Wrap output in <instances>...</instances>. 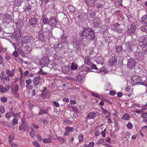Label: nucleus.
Returning <instances> with one entry per match:
<instances>
[{
    "mask_svg": "<svg viewBox=\"0 0 147 147\" xmlns=\"http://www.w3.org/2000/svg\"><path fill=\"white\" fill-rule=\"evenodd\" d=\"M82 34L83 37L87 39L89 41H92L95 38V34L93 31L89 28H84L82 31Z\"/></svg>",
    "mask_w": 147,
    "mask_h": 147,
    "instance_id": "f257e3e1",
    "label": "nucleus"
},
{
    "mask_svg": "<svg viewBox=\"0 0 147 147\" xmlns=\"http://www.w3.org/2000/svg\"><path fill=\"white\" fill-rule=\"evenodd\" d=\"M112 29L114 31H116L119 32H121L123 29V24L120 25L118 23L116 24H113L111 26Z\"/></svg>",
    "mask_w": 147,
    "mask_h": 147,
    "instance_id": "f03ea898",
    "label": "nucleus"
},
{
    "mask_svg": "<svg viewBox=\"0 0 147 147\" xmlns=\"http://www.w3.org/2000/svg\"><path fill=\"white\" fill-rule=\"evenodd\" d=\"M138 44L140 47H142L147 46V35H144L140 39Z\"/></svg>",
    "mask_w": 147,
    "mask_h": 147,
    "instance_id": "7ed1b4c3",
    "label": "nucleus"
},
{
    "mask_svg": "<svg viewBox=\"0 0 147 147\" xmlns=\"http://www.w3.org/2000/svg\"><path fill=\"white\" fill-rule=\"evenodd\" d=\"M131 83L133 84H136L140 83V77L136 75H134L131 77Z\"/></svg>",
    "mask_w": 147,
    "mask_h": 147,
    "instance_id": "20e7f679",
    "label": "nucleus"
},
{
    "mask_svg": "<svg viewBox=\"0 0 147 147\" xmlns=\"http://www.w3.org/2000/svg\"><path fill=\"white\" fill-rule=\"evenodd\" d=\"M136 65V62L135 60L133 59H128L127 61V66L130 68H134Z\"/></svg>",
    "mask_w": 147,
    "mask_h": 147,
    "instance_id": "39448f33",
    "label": "nucleus"
},
{
    "mask_svg": "<svg viewBox=\"0 0 147 147\" xmlns=\"http://www.w3.org/2000/svg\"><path fill=\"white\" fill-rule=\"evenodd\" d=\"M58 20L55 17H52L49 20V24L52 27L55 26Z\"/></svg>",
    "mask_w": 147,
    "mask_h": 147,
    "instance_id": "423d86ee",
    "label": "nucleus"
},
{
    "mask_svg": "<svg viewBox=\"0 0 147 147\" xmlns=\"http://www.w3.org/2000/svg\"><path fill=\"white\" fill-rule=\"evenodd\" d=\"M101 22L100 18L99 17H97L95 18L93 20V26L95 28L99 27Z\"/></svg>",
    "mask_w": 147,
    "mask_h": 147,
    "instance_id": "0eeeda50",
    "label": "nucleus"
},
{
    "mask_svg": "<svg viewBox=\"0 0 147 147\" xmlns=\"http://www.w3.org/2000/svg\"><path fill=\"white\" fill-rule=\"evenodd\" d=\"M12 17L11 15L8 14H5L3 16V21L5 22H6L7 23L10 22L11 21Z\"/></svg>",
    "mask_w": 147,
    "mask_h": 147,
    "instance_id": "6e6552de",
    "label": "nucleus"
},
{
    "mask_svg": "<svg viewBox=\"0 0 147 147\" xmlns=\"http://www.w3.org/2000/svg\"><path fill=\"white\" fill-rule=\"evenodd\" d=\"M38 19L34 17H32L29 20V23L32 26H35L37 23Z\"/></svg>",
    "mask_w": 147,
    "mask_h": 147,
    "instance_id": "1a4fd4ad",
    "label": "nucleus"
},
{
    "mask_svg": "<svg viewBox=\"0 0 147 147\" xmlns=\"http://www.w3.org/2000/svg\"><path fill=\"white\" fill-rule=\"evenodd\" d=\"M41 78L40 76L34 77L33 80V83L35 86H38L40 84L41 80Z\"/></svg>",
    "mask_w": 147,
    "mask_h": 147,
    "instance_id": "9d476101",
    "label": "nucleus"
},
{
    "mask_svg": "<svg viewBox=\"0 0 147 147\" xmlns=\"http://www.w3.org/2000/svg\"><path fill=\"white\" fill-rule=\"evenodd\" d=\"M117 57L113 56L109 59V62L111 65H113L117 63Z\"/></svg>",
    "mask_w": 147,
    "mask_h": 147,
    "instance_id": "9b49d317",
    "label": "nucleus"
},
{
    "mask_svg": "<svg viewBox=\"0 0 147 147\" xmlns=\"http://www.w3.org/2000/svg\"><path fill=\"white\" fill-rule=\"evenodd\" d=\"M15 69H12L11 71L9 69L6 70V74L9 77H13L15 72Z\"/></svg>",
    "mask_w": 147,
    "mask_h": 147,
    "instance_id": "f8f14e48",
    "label": "nucleus"
},
{
    "mask_svg": "<svg viewBox=\"0 0 147 147\" xmlns=\"http://www.w3.org/2000/svg\"><path fill=\"white\" fill-rule=\"evenodd\" d=\"M67 36L65 34H63L62 36L60 38V40L61 42L67 43L68 42L66 39Z\"/></svg>",
    "mask_w": 147,
    "mask_h": 147,
    "instance_id": "ddd939ff",
    "label": "nucleus"
},
{
    "mask_svg": "<svg viewBox=\"0 0 147 147\" xmlns=\"http://www.w3.org/2000/svg\"><path fill=\"white\" fill-rule=\"evenodd\" d=\"M82 74H83L82 72H80L76 77V79L77 81L80 82V83L81 82L82 80V77L84 76H82Z\"/></svg>",
    "mask_w": 147,
    "mask_h": 147,
    "instance_id": "4468645a",
    "label": "nucleus"
},
{
    "mask_svg": "<svg viewBox=\"0 0 147 147\" xmlns=\"http://www.w3.org/2000/svg\"><path fill=\"white\" fill-rule=\"evenodd\" d=\"M80 70L81 71L80 72H82L83 74V72H84V75H85L87 72L89 71V69L88 68L84 65H82V67L80 68Z\"/></svg>",
    "mask_w": 147,
    "mask_h": 147,
    "instance_id": "2eb2a0df",
    "label": "nucleus"
},
{
    "mask_svg": "<svg viewBox=\"0 0 147 147\" xmlns=\"http://www.w3.org/2000/svg\"><path fill=\"white\" fill-rule=\"evenodd\" d=\"M85 1L88 5L93 7L94 6L95 0H85Z\"/></svg>",
    "mask_w": 147,
    "mask_h": 147,
    "instance_id": "dca6fc26",
    "label": "nucleus"
},
{
    "mask_svg": "<svg viewBox=\"0 0 147 147\" xmlns=\"http://www.w3.org/2000/svg\"><path fill=\"white\" fill-rule=\"evenodd\" d=\"M84 62L85 64H86L88 65H90L91 64L90 58L89 56H87L85 57L84 58Z\"/></svg>",
    "mask_w": 147,
    "mask_h": 147,
    "instance_id": "f3484780",
    "label": "nucleus"
},
{
    "mask_svg": "<svg viewBox=\"0 0 147 147\" xmlns=\"http://www.w3.org/2000/svg\"><path fill=\"white\" fill-rule=\"evenodd\" d=\"M11 114L13 115V108L11 107L10 109V112H7L5 114V117L7 118H9L11 116Z\"/></svg>",
    "mask_w": 147,
    "mask_h": 147,
    "instance_id": "a211bd4d",
    "label": "nucleus"
},
{
    "mask_svg": "<svg viewBox=\"0 0 147 147\" xmlns=\"http://www.w3.org/2000/svg\"><path fill=\"white\" fill-rule=\"evenodd\" d=\"M88 15L90 18H93L95 16V11L93 10H90L88 11Z\"/></svg>",
    "mask_w": 147,
    "mask_h": 147,
    "instance_id": "6ab92c4d",
    "label": "nucleus"
},
{
    "mask_svg": "<svg viewBox=\"0 0 147 147\" xmlns=\"http://www.w3.org/2000/svg\"><path fill=\"white\" fill-rule=\"evenodd\" d=\"M27 126L24 122H23L21 124L19 127V129L21 131H25L26 129Z\"/></svg>",
    "mask_w": 147,
    "mask_h": 147,
    "instance_id": "aec40b11",
    "label": "nucleus"
},
{
    "mask_svg": "<svg viewBox=\"0 0 147 147\" xmlns=\"http://www.w3.org/2000/svg\"><path fill=\"white\" fill-rule=\"evenodd\" d=\"M136 26L135 25H133L129 28L128 30V32L130 34H132L134 33L136 30Z\"/></svg>",
    "mask_w": 147,
    "mask_h": 147,
    "instance_id": "412c9836",
    "label": "nucleus"
},
{
    "mask_svg": "<svg viewBox=\"0 0 147 147\" xmlns=\"http://www.w3.org/2000/svg\"><path fill=\"white\" fill-rule=\"evenodd\" d=\"M103 3L102 1H99L98 3H95V6L97 8H102L103 6Z\"/></svg>",
    "mask_w": 147,
    "mask_h": 147,
    "instance_id": "4be33fe9",
    "label": "nucleus"
},
{
    "mask_svg": "<svg viewBox=\"0 0 147 147\" xmlns=\"http://www.w3.org/2000/svg\"><path fill=\"white\" fill-rule=\"evenodd\" d=\"M23 2V0H15L14 1V4L16 5L19 6L21 5Z\"/></svg>",
    "mask_w": 147,
    "mask_h": 147,
    "instance_id": "5701e85b",
    "label": "nucleus"
},
{
    "mask_svg": "<svg viewBox=\"0 0 147 147\" xmlns=\"http://www.w3.org/2000/svg\"><path fill=\"white\" fill-rule=\"evenodd\" d=\"M57 138L59 141L61 143H63L65 142L66 140V138H63L62 137H59L57 136Z\"/></svg>",
    "mask_w": 147,
    "mask_h": 147,
    "instance_id": "b1692460",
    "label": "nucleus"
},
{
    "mask_svg": "<svg viewBox=\"0 0 147 147\" xmlns=\"http://www.w3.org/2000/svg\"><path fill=\"white\" fill-rule=\"evenodd\" d=\"M141 22L142 24H147V16L145 15L142 17Z\"/></svg>",
    "mask_w": 147,
    "mask_h": 147,
    "instance_id": "393cba45",
    "label": "nucleus"
},
{
    "mask_svg": "<svg viewBox=\"0 0 147 147\" xmlns=\"http://www.w3.org/2000/svg\"><path fill=\"white\" fill-rule=\"evenodd\" d=\"M78 67L75 63H72L71 66V68L72 70H76L78 69Z\"/></svg>",
    "mask_w": 147,
    "mask_h": 147,
    "instance_id": "a878e982",
    "label": "nucleus"
},
{
    "mask_svg": "<svg viewBox=\"0 0 147 147\" xmlns=\"http://www.w3.org/2000/svg\"><path fill=\"white\" fill-rule=\"evenodd\" d=\"M135 56L136 59L138 60H141L142 59V56L139 52H136L135 53Z\"/></svg>",
    "mask_w": 147,
    "mask_h": 147,
    "instance_id": "bb28decb",
    "label": "nucleus"
},
{
    "mask_svg": "<svg viewBox=\"0 0 147 147\" xmlns=\"http://www.w3.org/2000/svg\"><path fill=\"white\" fill-rule=\"evenodd\" d=\"M69 70V68L67 67H63L62 69V70L63 72L66 73H67L68 74H69L70 73H68V71Z\"/></svg>",
    "mask_w": 147,
    "mask_h": 147,
    "instance_id": "cd10ccee",
    "label": "nucleus"
},
{
    "mask_svg": "<svg viewBox=\"0 0 147 147\" xmlns=\"http://www.w3.org/2000/svg\"><path fill=\"white\" fill-rule=\"evenodd\" d=\"M122 48L120 46L116 47V51L117 53H120L122 51Z\"/></svg>",
    "mask_w": 147,
    "mask_h": 147,
    "instance_id": "c85d7f7f",
    "label": "nucleus"
},
{
    "mask_svg": "<svg viewBox=\"0 0 147 147\" xmlns=\"http://www.w3.org/2000/svg\"><path fill=\"white\" fill-rule=\"evenodd\" d=\"M43 142L45 143H49L51 142V140L50 138H45L43 140Z\"/></svg>",
    "mask_w": 147,
    "mask_h": 147,
    "instance_id": "c756f323",
    "label": "nucleus"
},
{
    "mask_svg": "<svg viewBox=\"0 0 147 147\" xmlns=\"http://www.w3.org/2000/svg\"><path fill=\"white\" fill-rule=\"evenodd\" d=\"M68 107L69 108L71 109L74 111H75V112H76L77 113H78V109L76 107H74V106H72L70 105H68Z\"/></svg>",
    "mask_w": 147,
    "mask_h": 147,
    "instance_id": "7c9ffc66",
    "label": "nucleus"
},
{
    "mask_svg": "<svg viewBox=\"0 0 147 147\" xmlns=\"http://www.w3.org/2000/svg\"><path fill=\"white\" fill-rule=\"evenodd\" d=\"M141 29V30L143 32H145L147 33V26L146 25H144L142 26Z\"/></svg>",
    "mask_w": 147,
    "mask_h": 147,
    "instance_id": "2f4dec72",
    "label": "nucleus"
},
{
    "mask_svg": "<svg viewBox=\"0 0 147 147\" xmlns=\"http://www.w3.org/2000/svg\"><path fill=\"white\" fill-rule=\"evenodd\" d=\"M130 118V117L127 114H125L122 118V119L124 120H128Z\"/></svg>",
    "mask_w": 147,
    "mask_h": 147,
    "instance_id": "473e14b6",
    "label": "nucleus"
},
{
    "mask_svg": "<svg viewBox=\"0 0 147 147\" xmlns=\"http://www.w3.org/2000/svg\"><path fill=\"white\" fill-rule=\"evenodd\" d=\"M32 5H28L25 7V9L28 11H30L31 10Z\"/></svg>",
    "mask_w": 147,
    "mask_h": 147,
    "instance_id": "72a5a7b5",
    "label": "nucleus"
},
{
    "mask_svg": "<svg viewBox=\"0 0 147 147\" xmlns=\"http://www.w3.org/2000/svg\"><path fill=\"white\" fill-rule=\"evenodd\" d=\"M39 38L43 42H45V40H44V36L43 34H41L39 35Z\"/></svg>",
    "mask_w": 147,
    "mask_h": 147,
    "instance_id": "f704fd0d",
    "label": "nucleus"
},
{
    "mask_svg": "<svg viewBox=\"0 0 147 147\" xmlns=\"http://www.w3.org/2000/svg\"><path fill=\"white\" fill-rule=\"evenodd\" d=\"M12 122L13 125H17L18 124V120L16 118H13L12 121Z\"/></svg>",
    "mask_w": 147,
    "mask_h": 147,
    "instance_id": "c9c22d12",
    "label": "nucleus"
},
{
    "mask_svg": "<svg viewBox=\"0 0 147 147\" xmlns=\"http://www.w3.org/2000/svg\"><path fill=\"white\" fill-rule=\"evenodd\" d=\"M68 9L69 11L71 12H74L75 11V8L72 5L69 6L68 7Z\"/></svg>",
    "mask_w": 147,
    "mask_h": 147,
    "instance_id": "e433bc0d",
    "label": "nucleus"
},
{
    "mask_svg": "<svg viewBox=\"0 0 147 147\" xmlns=\"http://www.w3.org/2000/svg\"><path fill=\"white\" fill-rule=\"evenodd\" d=\"M57 47L59 50H64V48L61 44H58L57 45Z\"/></svg>",
    "mask_w": 147,
    "mask_h": 147,
    "instance_id": "4c0bfd02",
    "label": "nucleus"
},
{
    "mask_svg": "<svg viewBox=\"0 0 147 147\" xmlns=\"http://www.w3.org/2000/svg\"><path fill=\"white\" fill-rule=\"evenodd\" d=\"M32 144L34 146H35L36 147H40V146L38 143L36 141L33 142L32 143Z\"/></svg>",
    "mask_w": 147,
    "mask_h": 147,
    "instance_id": "58836bf2",
    "label": "nucleus"
},
{
    "mask_svg": "<svg viewBox=\"0 0 147 147\" xmlns=\"http://www.w3.org/2000/svg\"><path fill=\"white\" fill-rule=\"evenodd\" d=\"M83 139V136L81 134H80L78 136V140L79 142L82 141Z\"/></svg>",
    "mask_w": 147,
    "mask_h": 147,
    "instance_id": "ea45409f",
    "label": "nucleus"
},
{
    "mask_svg": "<svg viewBox=\"0 0 147 147\" xmlns=\"http://www.w3.org/2000/svg\"><path fill=\"white\" fill-rule=\"evenodd\" d=\"M42 21L44 24H49V20L47 18H43Z\"/></svg>",
    "mask_w": 147,
    "mask_h": 147,
    "instance_id": "a19ab883",
    "label": "nucleus"
},
{
    "mask_svg": "<svg viewBox=\"0 0 147 147\" xmlns=\"http://www.w3.org/2000/svg\"><path fill=\"white\" fill-rule=\"evenodd\" d=\"M0 92L2 93L5 92V88H4L3 86L2 85L0 86Z\"/></svg>",
    "mask_w": 147,
    "mask_h": 147,
    "instance_id": "79ce46f5",
    "label": "nucleus"
},
{
    "mask_svg": "<svg viewBox=\"0 0 147 147\" xmlns=\"http://www.w3.org/2000/svg\"><path fill=\"white\" fill-rule=\"evenodd\" d=\"M5 111L4 107L3 106L0 107V111L1 113H3Z\"/></svg>",
    "mask_w": 147,
    "mask_h": 147,
    "instance_id": "37998d69",
    "label": "nucleus"
},
{
    "mask_svg": "<svg viewBox=\"0 0 147 147\" xmlns=\"http://www.w3.org/2000/svg\"><path fill=\"white\" fill-rule=\"evenodd\" d=\"M91 94L92 96H94V97L97 98H99L100 97L99 95L98 94L95 93L94 92H92L91 93Z\"/></svg>",
    "mask_w": 147,
    "mask_h": 147,
    "instance_id": "c03bdc74",
    "label": "nucleus"
},
{
    "mask_svg": "<svg viewBox=\"0 0 147 147\" xmlns=\"http://www.w3.org/2000/svg\"><path fill=\"white\" fill-rule=\"evenodd\" d=\"M1 101L5 103L7 102V98L6 97L3 96L1 98Z\"/></svg>",
    "mask_w": 147,
    "mask_h": 147,
    "instance_id": "a18cd8bd",
    "label": "nucleus"
},
{
    "mask_svg": "<svg viewBox=\"0 0 147 147\" xmlns=\"http://www.w3.org/2000/svg\"><path fill=\"white\" fill-rule=\"evenodd\" d=\"M12 55L13 56L16 57H17L18 56L19 54L17 51H15L13 53Z\"/></svg>",
    "mask_w": 147,
    "mask_h": 147,
    "instance_id": "49530a36",
    "label": "nucleus"
},
{
    "mask_svg": "<svg viewBox=\"0 0 147 147\" xmlns=\"http://www.w3.org/2000/svg\"><path fill=\"white\" fill-rule=\"evenodd\" d=\"M128 128L131 129L133 127L132 124L130 122H128L127 125Z\"/></svg>",
    "mask_w": 147,
    "mask_h": 147,
    "instance_id": "de8ad7c7",
    "label": "nucleus"
},
{
    "mask_svg": "<svg viewBox=\"0 0 147 147\" xmlns=\"http://www.w3.org/2000/svg\"><path fill=\"white\" fill-rule=\"evenodd\" d=\"M141 116L144 118H147V113H142L141 114Z\"/></svg>",
    "mask_w": 147,
    "mask_h": 147,
    "instance_id": "09e8293b",
    "label": "nucleus"
},
{
    "mask_svg": "<svg viewBox=\"0 0 147 147\" xmlns=\"http://www.w3.org/2000/svg\"><path fill=\"white\" fill-rule=\"evenodd\" d=\"M65 129L66 130H68V131H73L74 130V129L73 128L71 127H66Z\"/></svg>",
    "mask_w": 147,
    "mask_h": 147,
    "instance_id": "8fccbe9b",
    "label": "nucleus"
},
{
    "mask_svg": "<svg viewBox=\"0 0 147 147\" xmlns=\"http://www.w3.org/2000/svg\"><path fill=\"white\" fill-rule=\"evenodd\" d=\"M49 110V108L46 109H43V114H47L48 113Z\"/></svg>",
    "mask_w": 147,
    "mask_h": 147,
    "instance_id": "3c124183",
    "label": "nucleus"
},
{
    "mask_svg": "<svg viewBox=\"0 0 147 147\" xmlns=\"http://www.w3.org/2000/svg\"><path fill=\"white\" fill-rule=\"evenodd\" d=\"M30 134L31 137L33 138L34 137L35 135L36 134L34 131H31L30 133Z\"/></svg>",
    "mask_w": 147,
    "mask_h": 147,
    "instance_id": "603ef678",
    "label": "nucleus"
},
{
    "mask_svg": "<svg viewBox=\"0 0 147 147\" xmlns=\"http://www.w3.org/2000/svg\"><path fill=\"white\" fill-rule=\"evenodd\" d=\"M38 73L39 74H43V75L46 74H47L46 72H44L43 71L42 69H40L39 71L38 72Z\"/></svg>",
    "mask_w": 147,
    "mask_h": 147,
    "instance_id": "864d4df0",
    "label": "nucleus"
},
{
    "mask_svg": "<svg viewBox=\"0 0 147 147\" xmlns=\"http://www.w3.org/2000/svg\"><path fill=\"white\" fill-rule=\"evenodd\" d=\"M10 88V86L9 85H7L5 86V92L6 91H8L9 90V89Z\"/></svg>",
    "mask_w": 147,
    "mask_h": 147,
    "instance_id": "5fc2aeb1",
    "label": "nucleus"
},
{
    "mask_svg": "<svg viewBox=\"0 0 147 147\" xmlns=\"http://www.w3.org/2000/svg\"><path fill=\"white\" fill-rule=\"evenodd\" d=\"M32 82V80L30 79L27 80L26 81V83L28 85H29L31 84Z\"/></svg>",
    "mask_w": 147,
    "mask_h": 147,
    "instance_id": "6e6d98bb",
    "label": "nucleus"
},
{
    "mask_svg": "<svg viewBox=\"0 0 147 147\" xmlns=\"http://www.w3.org/2000/svg\"><path fill=\"white\" fill-rule=\"evenodd\" d=\"M142 110H147V102L146 104L142 106Z\"/></svg>",
    "mask_w": 147,
    "mask_h": 147,
    "instance_id": "4d7b16f0",
    "label": "nucleus"
},
{
    "mask_svg": "<svg viewBox=\"0 0 147 147\" xmlns=\"http://www.w3.org/2000/svg\"><path fill=\"white\" fill-rule=\"evenodd\" d=\"M125 51L127 52H129L131 51V49L130 46H129L127 48Z\"/></svg>",
    "mask_w": 147,
    "mask_h": 147,
    "instance_id": "13d9d810",
    "label": "nucleus"
},
{
    "mask_svg": "<svg viewBox=\"0 0 147 147\" xmlns=\"http://www.w3.org/2000/svg\"><path fill=\"white\" fill-rule=\"evenodd\" d=\"M18 85H16L13 88L14 91L15 92H17L18 90Z\"/></svg>",
    "mask_w": 147,
    "mask_h": 147,
    "instance_id": "bf43d9fd",
    "label": "nucleus"
},
{
    "mask_svg": "<svg viewBox=\"0 0 147 147\" xmlns=\"http://www.w3.org/2000/svg\"><path fill=\"white\" fill-rule=\"evenodd\" d=\"M103 61V59L101 56H100L98 57V61H99L100 62H102Z\"/></svg>",
    "mask_w": 147,
    "mask_h": 147,
    "instance_id": "052dcab7",
    "label": "nucleus"
},
{
    "mask_svg": "<svg viewBox=\"0 0 147 147\" xmlns=\"http://www.w3.org/2000/svg\"><path fill=\"white\" fill-rule=\"evenodd\" d=\"M94 143L93 142H90L88 144L89 147H93L94 145Z\"/></svg>",
    "mask_w": 147,
    "mask_h": 147,
    "instance_id": "680f3d73",
    "label": "nucleus"
},
{
    "mask_svg": "<svg viewBox=\"0 0 147 147\" xmlns=\"http://www.w3.org/2000/svg\"><path fill=\"white\" fill-rule=\"evenodd\" d=\"M3 62V59L0 54V64H2Z\"/></svg>",
    "mask_w": 147,
    "mask_h": 147,
    "instance_id": "e2e57ef3",
    "label": "nucleus"
},
{
    "mask_svg": "<svg viewBox=\"0 0 147 147\" xmlns=\"http://www.w3.org/2000/svg\"><path fill=\"white\" fill-rule=\"evenodd\" d=\"M53 103L54 105L56 107H58L59 106V103L56 101H54L53 102Z\"/></svg>",
    "mask_w": 147,
    "mask_h": 147,
    "instance_id": "0e129e2a",
    "label": "nucleus"
},
{
    "mask_svg": "<svg viewBox=\"0 0 147 147\" xmlns=\"http://www.w3.org/2000/svg\"><path fill=\"white\" fill-rule=\"evenodd\" d=\"M109 94L111 95H114L116 94V92L114 91H110Z\"/></svg>",
    "mask_w": 147,
    "mask_h": 147,
    "instance_id": "69168bd1",
    "label": "nucleus"
},
{
    "mask_svg": "<svg viewBox=\"0 0 147 147\" xmlns=\"http://www.w3.org/2000/svg\"><path fill=\"white\" fill-rule=\"evenodd\" d=\"M70 103L71 104H76V101L75 100H71L70 101Z\"/></svg>",
    "mask_w": 147,
    "mask_h": 147,
    "instance_id": "338daca9",
    "label": "nucleus"
},
{
    "mask_svg": "<svg viewBox=\"0 0 147 147\" xmlns=\"http://www.w3.org/2000/svg\"><path fill=\"white\" fill-rule=\"evenodd\" d=\"M37 138L38 140L39 141H41L42 140V138L39 135H37Z\"/></svg>",
    "mask_w": 147,
    "mask_h": 147,
    "instance_id": "774afa93",
    "label": "nucleus"
}]
</instances>
